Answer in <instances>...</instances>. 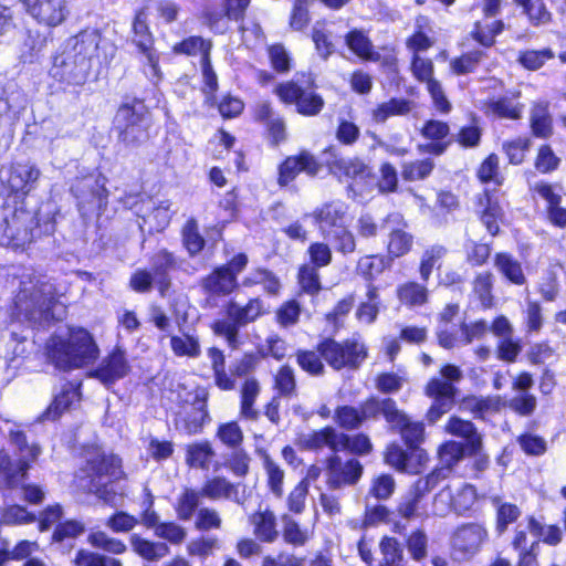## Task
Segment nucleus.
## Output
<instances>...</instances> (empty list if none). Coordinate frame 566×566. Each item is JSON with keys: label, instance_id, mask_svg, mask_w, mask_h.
<instances>
[{"label": "nucleus", "instance_id": "nucleus-45", "mask_svg": "<svg viewBox=\"0 0 566 566\" xmlns=\"http://www.w3.org/2000/svg\"><path fill=\"white\" fill-rule=\"evenodd\" d=\"M397 296L409 307L421 306L428 301V289L417 282H407L398 286Z\"/></svg>", "mask_w": 566, "mask_h": 566}, {"label": "nucleus", "instance_id": "nucleus-44", "mask_svg": "<svg viewBox=\"0 0 566 566\" xmlns=\"http://www.w3.org/2000/svg\"><path fill=\"white\" fill-rule=\"evenodd\" d=\"M201 496L200 491L186 489L176 500L175 511L177 517L184 522L190 521L195 513H198Z\"/></svg>", "mask_w": 566, "mask_h": 566}, {"label": "nucleus", "instance_id": "nucleus-49", "mask_svg": "<svg viewBox=\"0 0 566 566\" xmlns=\"http://www.w3.org/2000/svg\"><path fill=\"white\" fill-rule=\"evenodd\" d=\"M216 438L229 450L239 449L244 436L237 421L224 422L218 426Z\"/></svg>", "mask_w": 566, "mask_h": 566}, {"label": "nucleus", "instance_id": "nucleus-19", "mask_svg": "<svg viewBox=\"0 0 566 566\" xmlns=\"http://www.w3.org/2000/svg\"><path fill=\"white\" fill-rule=\"evenodd\" d=\"M71 192L78 200V207L92 205L98 210L106 206L108 191L105 188V178L102 176H84L76 178L71 185Z\"/></svg>", "mask_w": 566, "mask_h": 566}, {"label": "nucleus", "instance_id": "nucleus-52", "mask_svg": "<svg viewBox=\"0 0 566 566\" xmlns=\"http://www.w3.org/2000/svg\"><path fill=\"white\" fill-rule=\"evenodd\" d=\"M211 50V42L206 41L201 36H190L184 41L177 43L174 46V51L179 54L196 55L201 54V62L205 59H209Z\"/></svg>", "mask_w": 566, "mask_h": 566}, {"label": "nucleus", "instance_id": "nucleus-54", "mask_svg": "<svg viewBox=\"0 0 566 566\" xmlns=\"http://www.w3.org/2000/svg\"><path fill=\"white\" fill-rule=\"evenodd\" d=\"M182 243L190 255L198 254L205 247V239L199 232L198 222L189 219L182 228Z\"/></svg>", "mask_w": 566, "mask_h": 566}, {"label": "nucleus", "instance_id": "nucleus-18", "mask_svg": "<svg viewBox=\"0 0 566 566\" xmlns=\"http://www.w3.org/2000/svg\"><path fill=\"white\" fill-rule=\"evenodd\" d=\"M434 66L431 60L423 59L419 54H413L411 60L412 75L427 84V90L431 95L433 104L441 113H449L451 104L444 95L442 85L433 77Z\"/></svg>", "mask_w": 566, "mask_h": 566}, {"label": "nucleus", "instance_id": "nucleus-4", "mask_svg": "<svg viewBox=\"0 0 566 566\" xmlns=\"http://www.w3.org/2000/svg\"><path fill=\"white\" fill-rule=\"evenodd\" d=\"M379 416L386 420L397 419L396 401L391 398L370 397L358 407L339 406L335 409L334 421L339 428L353 431L368 420H376Z\"/></svg>", "mask_w": 566, "mask_h": 566}, {"label": "nucleus", "instance_id": "nucleus-16", "mask_svg": "<svg viewBox=\"0 0 566 566\" xmlns=\"http://www.w3.org/2000/svg\"><path fill=\"white\" fill-rule=\"evenodd\" d=\"M91 67L84 61H80L62 48L53 56L52 67L50 70L51 76L60 83L81 86L84 85L90 76Z\"/></svg>", "mask_w": 566, "mask_h": 566}, {"label": "nucleus", "instance_id": "nucleus-17", "mask_svg": "<svg viewBox=\"0 0 566 566\" xmlns=\"http://www.w3.org/2000/svg\"><path fill=\"white\" fill-rule=\"evenodd\" d=\"M41 453V448L35 443H29L17 452L18 461L13 462L4 452L0 451V479L9 488L17 486L27 475L32 462H35Z\"/></svg>", "mask_w": 566, "mask_h": 566}, {"label": "nucleus", "instance_id": "nucleus-34", "mask_svg": "<svg viewBox=\"0 0 566 566\" xmlns=\"http://www.w3.org/2000/svg\"><path fill=\"white\" fill-rule=\"evenodd\" d=\"M416 108V103L407 98L392 97L378 104L371 111V119L377 124H384L392 116H406Z\"/></svg>", "mask_w": 566, "mask_h": 566}, {"label": "nucleus", "instance_id": "nucleus-57", "mask_svg": "<svg viewBox=\"0 0 566 566\" xmlns=\"http://www.w3.org/2000/svg\"><path fill=\"white\" fill-rule=\"evenodd\" d=\"M504 23L495 20L490 23L476 22L472 31L473 38L483 46H491L494 38L503 31Z\"/></svg>", "mask_w": 566, "mask_h": 566}, {"label": "nucleus", "instance_id": "nucleus-33", "mask_svg": "<svg viewBox=\"0 0 566 566\" xmlns=\"http://www.w3.org/2000/svg\"><path fill=\"white\" fill-rule=\"evenodd\" d=\"M314 218L318 224V228L325 237L327 232L337 227L345 224V208L342 202H331L324 205L317 209L314 213Z\"/></svg>", "mask_w": 566, "mask_h": 566}, {"label": "nucleus", "instance_id": "nucleus-12", "mask_svg": "<svg viewBox=\"0 0 566 566\" xmlns=\"http://www.w3.org/2000/svg\"><path fill=\"white\" fill-rule=\"evenodd\" d=\"M147 15L145 10L136 13L133 22V41L139 49L142 54L140 62L145 75L153 82L157 83L161 80V71L159 67V53L153 46V35L147 24Z\"/></svg>", "mask_w": 566, "mask_h": 566}, {"label": "nucleus", "instance_id": "nucleus-56", "mask_svg": "<svg viewBox=\"0 0 566 566\" xmlns=\"http://www.w3.org/2000/svg\"><path fill=\"white\" fill-rule=\"evenodd\" d=\"M434 164L431 159L427 158L423 160L403 163L401 166L402 178L407 181H417L427 178Z\"/></svg>", "mask_w": 566, "mask_h": 566}, {"label": "nucleus", "instance_id": "nucleus-3", "mask_svg": "<svg viewBox=\"0 0 566 566\" xmlns=\"http://www.w3.org/2000/svg\"><path fill=\"white\" fill-rule=\"evenodd\" d=\"M54 231L53 217L38 219L23 210L0 213V244L4 247L23 249L39 235H50Z\"/></svg>", "mask_w": 566, "mask_h": 566}, {"label": "nucleus", "instance_id": "nucleus-28", "mask_svg": "<svg viewBox=\"0 0 566 566\" xmlns=\"http://www.w3.org/2000/svg\"><path fill=\"white\" fill-rule=\"evenodd\" d=\"M339 431L334 427H325L321 430H314L303 433L298 437V444L302 449L310 451H319L328 448L332 454L338 452Z\"/></svg>", "mask_w": 566, "mask_h": 566}, {"label": "nucleus", "instance_id": "nucleus-48", "mask_svg": "<svg viewBox=\"0 0 566 566\" xmlns=\"http://www.w3.org/2000/svg\"><path fill=\"white\" fill-rule=\"evenodd\" d=\"M459 409L483 419L486 413L497 410V402L490 397L468 396L460 401Z\"/></svg>", "mask_w": 566, "mask_h": 566}, {"label": "nucleus", "instance_id": "nucleus-64", "mask_svg": "<svg viewBox=\"0 0 566 566\" xmlns=\"http://www.w3.org/2000/svg\"><path fill=\"white\" fill-rule=\"evenodd\" d=\"M74 562L76 566H123L122 562L117 558L85 549L77 552Z\"/></svg>", "mask_w": 566, "mask_h": 566}, {"label": "nucleus", "instance_id": "nucleus-15", "mask_svg": "<svg viewBox=\"0 0 566 566\" xmlns=\"http://www.w3.org/2000/svg\"><path fill=\"white\" fill-rule=\"evenodd\" d=\"M191 400H186L176 417V427L187 434L201 432L206 422L210 421L207 409L208 395L205 390H196Z\"/></svg>", "mask_w": 566, "mask_h": 566}, {"label": "nucleus", "instance_id": "nucleus-43", "mask_svg": "<svg viewBox=\"0 0 566 566\" xmlns=\"http://www.w3.org/2000/svg\"><path fill=\"white\" fill-rule=\"evenodd\" d=\"M423 496L424 494L413 486L398 504V513L407 520L428 517L429 513L422 505Z\"/></svg>", "mask_w": 566, "mask_h": 566}, {"label": "nucleus", "instance_id": "nucleus-1", "mask_svg": "<svg viewBox=\"0 0 566 566\" xmlns=\"http://www.w3.org/2000/svg\"><path fill=\"white\" fill-rule=\"evenodd\" d=\"M65 308L59 303L55 284L43 275H23L13 300L12 316L34 327H46L62 319Z\"/></svg>", "mask_w": 566, "mask_h": 566}, {"label": "nucleus", "instance_id": "nucleus-8", "mask_svg": "<svg viewBox=\"0 0 566 566\" xmlns=\"http://www.w3.org/2000/svg\"><path fill=\"white\" fill-rule=\"evenodd\" d=\"M87 475L91 479L90 491L106 503H112L116 492L109 484L120 479L122 461L115 455H97L87 462Z\"/></svg>", "mask_w": 566, "mask_h": 566}, {"label": "nucleus", "instance_id": "nucleus-58", "mask_svg": "<svg viewBox=\"0 0 566 566\" xmlns=\"http://www.w3.org/2000/svg\"><path fill=\"white\" fill-rule=\"evenodd\" d=\"M454 511V490L452 481L436 494L432 503V514L443 517Z\"/></svg>", "mask_w": 566, "mask_h": 566}, {"label": "nucleus", "instance_id": "nucleus-13", "mask_svg": "<svg viewBox=\"0 0 566 566\" xmlns=\"http://www.w3.org/2000/svg\"><path fill=\"white\" fill-rule=\"evenodd\" d=\"M489 533L481 523H465L458 526L451 535V556L454 560H469L480 553L488 542Z\"/></svg>", "mask_w": 566, "mask_h": 566}, {"label": "nucleus", "instance_id": "nucleus-25", "mask_svg": "<svg viewBox=\"0 0 566 566\" xmlns=\"http://www.w3.org/2000/svg\"><path fill=\"white\" fill-rule=\"evenodd\" d=\"M250 0H227L226 8L206 7L203 18L211 30L223 33L228 25L227 20H240L249 6Z\"/></svg>", "mask_w": 566, "mask_h": 566}, {"label": "nucleus", "instance_id": "nucleus-61", "mask_svg": "<svg viewBox=\"0 0 566 566\" xmlns=\"http://www.w3.org/2000/svg\"><path fill=\"white\" fill-rule=\"evenodd\" d=\"M274 387L280 396L292 397L296 392L294 370L289 365L282 366L274 379Z\"/></svg>", "mask_w": 566, "mask_h": 566}, {"label": "nucleus", "instance_id": "nucleus-46", "mask_svg": "<svg viewBox=\"0 0 566 566\" xmlns=\"http://www.w3.org/2000/svg\"><path fill=\"white\" fill-rule=\"evenodd\" d=\"M214 451L208 441L190 444L187 449L186 461L192 468L208 470Z\"/></svg>", "mask_w": 566, "mask_h": 566}, {"label": "nucleus", "instance_id": "nucleus-42", "mask_svg": "<svg viewBox=\"0 0 566 566\" xmlns=\"http://www.w3.org/2000/svg\"><path fill=\"white\" fill-rule=\"evenodd\" d=\"M373 450V443L365 433L348 434L339 431L338 452H349L353 455H367Z\"/></svg>", "mask_w": 566, "mask_h": 566}, {"label": "nucleus", "instance_id": "nucleus-51", "mask_svg": "<svg viewBox=\"0 0 566 566\" xmlns=\"http://www.w3.org/2000/svg\"><path fill=\"white\" fill-rule=\"evenodd\" d=\"M170 346L176 356L197 358L201 354L199 339L195 335L171 336Z\"/></svg>", "mask_w": 566, "mask_h": 566}, {"label": "nucleus", "instance_id": "nucleus-10", "mask_svg": "<svg viewBox=\"0 0 566 566\" xmlns=\"http://www.w3.org/2000/svg\"><path fill=\"white\" fill-rule=\"evenodd\" d=\"M262 307L259 298L250 300L245 306L230 302L227 307V318L214 322V333L223 336L230 347L237 348L240 327L256 319L262 314Z\"/></svg>", "mask_w": 566, "mask_h": 566}, {"label": "nucleus", "instance_id": "nucleus-2", "mask_svg": "<svg viewBox=\"0 0 566 566\" xmlns=\"http://www.w3.org/2000/svg\"><path fill=\"white\" fill-rule=\"evenodd\" d=\"M49 360L60 370H72L93 364L99 348L90 332L69 328L65 334H54L46 343Z\"/></svg>", "mask_w": 566, "mask_h": 566}, {"label": "nucleus", "instance_id": "nucleus-35", "mask_svg": "<svg viewBox=\"0 0 566 566\" xmlns=\"http://www.w3.org/2000/svg\"><path fill=\"white\" fill-rule=\"evenodd\" d=\"M478 211L488 231L495 235L499 232V220L502 217V208L497 199L490 192H484L479 197Z\"/></svg>", "mask_w": 566, "mask_h": 566}, {"label": "nucleus", "instance_id": "nucleus-5", "mask_svg": "<svg viewBox=\"0 0 566 566\" xmlns=\"http://www.w3.org/2000/svg\"><path fill=\"white\" fill-rule=\"evenodd\" d=\"M63 49L84 61L91 69L94 65L108 64L116 53V46L97 29L82 30L67 39Z\"/></svg>", "mask_w": 566, "mask_h": 566}, {"label": "nucleus", "instance_id": "nucleus-59", "mask_svg": "<svg viewBox=\"0 0 566 566\" xmlns=\"http://www.w3.org/2000/svg\"><path fill=\"white\" fill-rule=\"evenodd\" d=\"M298 366L312 376H322L325 366L322 361L319 353L313 350L298 349L295 354Z\"/></svg>", "mask_w": 566, "mask_h": 566}, {"label": "nucleus", "instance_id": "nucleus-50", "mask_svg": "<svg viewBox=\"0 0 566 566\" xmlns=\"http://www.w3.org/2000/svg\"><path fill=\"white\" fill-rule=\"evenodd\" d=\"M452 485L454 490V512L463 514L475 503V489L460 480L452 481Z\"/></svg>", "mask_w": 566, "mask_h": 566}, {"label": "nucleus", "instance_id": "nucleus-22", "mask_svg": "<svg viewBox=\"0 0 566 566\" xmlns=\"http://www.w3.org/2000/svg\"><path fill=\"white\" fill-rule=\"evenodd\" d=\"M426 394L433 399V402L428 410V421L434 423L442 415L450 411L455 401L457 388L447 381L439 378H432L427 387Z\"/></svg>", "mask_w": 566, "mask_h": 566}, {"label": "nucleus", "instance_id": "nucleus-30", "mask_svg": "<svg viewBox=\"0 0 566 566\" xmlns=\"http://www.w3.org/2000/svg\"><path fill=\"white\" fill-rule=\"evenodd\" d=\"M80 400L78 386L66 382L62 386L61 391L54 396L52 403L39 417V421L55 420L64 411L69 410L76 401Z\"/></svg>", "mask_w": 566, "mask_h": 566}, {"label": "nucleus", "instance_id": "nucleus-47", "mask_svg": "<svg viewBox=\"0 0 566 566\" xmlns=\"http://www.w3.org/2000/svg\"><path fill=\"white\" fill-rule=\"evenodd\" d=\"M324 239L342 254L353 253L356 249L355 237L346 224L332 229V231L327 232Z\"/></svg>", "mask_w": 566, "mask_h": 566}, {"label": "nucleus", "instance_id": "nucleus-6", "mask_svg": "<svg viewBox=\"0 0 566 566\" xmlns=\"http://www.w3.org/2000/svg\"><path fill=\"white\" fill-rule=\"evenodd\" d=\"M311 75L296 74L291 81L280 83L274 92L284 104L296 106L303 116H316L323 109L325 102L314 90Z\"/></svg>", "mask_w": 566, "mask_h": 566}, {"label": "nucleus", "instance_id": "nucleus-23", "mask_svg": "<svg viewBox=\"0 0 566 566\" xmlns=\"http://www.w3.org/2000/svg\"><path fill=\"white\" fill-rule=\"evenodd\" d=\"M384 227L389 231L388 255L391 259L406 255L412 248L413 237L403 229L405 224L401 214H388L384 219Z\"/></svg>", "mask_w": 566, "mask_h": 566}, {"label": "nucleus", "instance_id": "nucleus-11", "mask_svg": "<svg viewBox=\"0 0 566 566\" xmlns=\"http://www.w3.org/2000/svg\"><path fill=\"white\" fill-rule=\"evenodd\" d=\"M325 483L331 491L356 485L364 472V467L356 458L344 459L339 452L324 460Z\"/></svg>", "mask_w": 566, "mask_h": 566}, {"label": "nucleus", "instance_id": "nucleus-21", "mask_svg": "<svg viewBox=\"0 0 566 566\" xmlns=\"http://www.w3.org/2000/svg\"><path fill=\"white\" fill-rule=\"evenodd\" d=\"M40 169L30 163H17L0 170L1 182L13 193H29L40 178Z\"/></svg>", "mask_w": 566, "mask_h": 566}, {"label": "nucleus", "instance_id": "nucleus-41", "mask_svg": "<svg viewBox=\"0 0 566 566\" xmlns=\"http://www.w3.org/2000/svg\"><path fill=\"white\" fill-rule=\"evenodd\" d=\"M251 523L254 526L255 536L266 543H272L279 537L276 517L273 512L265 510L252 515Z\"/></svg>", "mask_w": 566, "mask_h": 566}, {"label": "nucleus", "instance_id": "nucleus-37", "mask_svg": "<svg viewBox=\"0 0 566 566\" xmlns=\"http://www.w3.org/2000/svg\"><path fill=\"white\" fill-rule=\"evenodd\" d=\"M133 551L148 562H157L170 554V548L165 542H151L138 534L129 538Z\"/></svg>", "mask_w": 566, "mask_h": 566}, {"label": "nucleus", "instance_id": "nucleus-62", "mask_svg": "<svg viewBox=\"0 0 566 566\" xmlns=\"http://www.w3.org/2000/svg\"><path fill=\"white\" fill-rule=\"evenodd\" d=\"M484 53L482 51H472L450 62L451 70L457 75H464L476 70L482 61Z\"/></svg>", "mask_w": 566, "mask_h": 566}, {"label": "nucleus", "instance_id": "nucleus-38", "mask_svg": "<svg viewBox=\"0 0 566 566\" xmlns=\"http://www.w3.org/2000/svg\"><path fill=\"white\" fill-rule=\"evenodd\" d=\"M261 392V386L255 378H248L240 391V416L244 419L255 421L260 412L254 407L256 398Z\"/></svg>", "mask_w": 566, "mask_h": 566}, {"label": "nucleus", "instance_id": "nucleus-32", "mask_svg": "<svg viewBox=\"0 0 566 566\" xmlns=\"http://www.w3.org/2000/svg\"><path fill=\"white\" fill-rule=\"evenodd\" d=\"M397 419L386 420L392 430H398L410 449H417L422 442L424 427L421 422H411L408 417L396 407Z\"/></svg>", "mask_w": 566, "mask_h": 566}, {"label": "nucleus", "instance_id": "nucleus-60", "mask_svg": "<svg viewBox=\"0 0 566 566\" xmlns=\"http://www.w3.org/2000/svg\"><path fill=\"white\" fill-rule=\"evenodd\" d=\"M382 558L379 566H391L403 563V552L396 538L385 537L380 542Z\"/></svg>", "mask_w": 566, "mask_h": 566}, {"label": "nucleus", "instance_id": "nucleus-63", "mask_svg": "<svg viewBox=\"0 0 566 566\" xmlns=\"http://www.w3.org/2000/svg\"><path fill=\"white\" fill-rule=\"evenodd\" d=\"M155 535L171 545H180L187 537V531L175 522H161L155 528Z\"/></svg>", "mask_w": 566, "mask_h": 566}, {"label": "nucleus", "instance_id": "nucleus-20", "mask_svg": "<svg viewBox=\"0 0 566 566\" xmlns=\"http://www.w3.org/2000/svg\"><path fill=\"white\" fill-rule=\"evenodd\" d=\"M25 11L38 23L46 27H57L62 24L69 13L67 0H21Z\"/></svg>", "mask_w": 566, "mask_h": 566}, {"label": "nucleus", "instance_id": "nucleus-36", "mask_svg": "<svg viewBox=\"0 0 566 566\" xmlns=\"http://www.w3.org/2000/svg\"><path fill=\"white\" fill-rule=\"evenodd\" d=\"M530 125L534 136L548 138L553 134V118L547 102H535L530 112Z\"/></svg>", "mask_w": 566, "mask_h": 566}, {"label": "nucleus", "instance_id": "nucleus-29", "mask_svg": "<svg viewBox=\"0 0 566 566\" xmlns=\"http://www.w3.org/2000/svg\"><path fill=\"white\" fill-rule=\"evenodd\" d=\"M446 431L452 436L462 438L465 441L468 453L478 454L482 449V436L475 426L459 417H451L446 424Z\"/></svg>", "mask_w": 566, "mask_h": 566}, {"label": "nucleus", "instance_id": "nucleus-27", "mask_svg": "<svg viewBox=\"0 0 566 566\" xmlns=\"http://www.w3.org/2000/svg\"><path fill=\"white\" fill-rule=\"evenodd\" d=\"M130 369L126 354L120 347H116L92 374L105 384H112L125 377Z\"/></svg>", "mask_w": 566, "mask_h": 566}, {"label": "nucleus", "instance_id": "nucleus-40", "mask_svg": "<svg viewBox=\"0 0 566 566\" xmlns=\"http://www.w3.org/2000/svg\"><path fill=\"white\" fill-rule=\"evenodd\" d=\"M200 493L202 496L213 501L230 499L239 502L237 486L222 476H216L206 481Z\"/></svg>", "mask_w": 566, "mask_h": 566}, {"label": "nucleus", "instance_id": "nucleus-9", "mask_svg": "<svg viewBox=\"0 0 566 566\" xmlns=\"http://www.w3.org/2000/svg\"><path fill=\"white\" fill-rule=\"evenodd\" d=\"M317 353L335 370L356 369L367 357L366 346L355 339L338 343L326 338L317 345Z\"/></svg>", "mask_w": 566, "mask_h": 566}, {"label": "nucleus", "instance_id": "nucleus-31", "mask_svg": "<svg viewBox=\"0 0 566 566\" xmlns=\"http://www.w3.org/2000/svg\"><path fill=\"white\" fill-rule=\"evenodd\" d=\"M176 258L167 250H159L150 259L155 283L163 296L170 287L169 272L176 268Z\"/></svg>", "mask_w": 566, "mask_h": 566}, {"label": "nucleus", "instance_id": "nucleus-7", "mask_svg": "<svg viewBox=\"0 0 566 566\" xmlns=\"http://www.w3.org/2000/svg\"><path fill=\"white\" fill-rule=\"evenodd\" d=\"M148 112L142 101L123 104L114 119L119 143L127 147L138 146L148 137Z\"/></svg>", "mask_w": 566, "mask_h": 566}, {"label": "nucleus", "instance_id": "nucleus-53", "mask_svg": "<svg viewBox=\"0 0 566 566\" xmlns=\"http://www.w3.org/2000/svg\"><path fill=\"white\" fill-rule=\"evenodd\" d=\"M446 253L447 249L442 245H432L424 250L419 266L420 277L423 282H428L434 266H440L439 263Z\"/></svg>", "mask_w": 566, "mask_h": 566}, {"label": "nucleus", "instance_id": "nucleus-14", "mask_svg": "<svg viewBox=\"0 0 566 566\" xmlns=\"http://www.w3.org/2000/svg\"><path fill=\"white\" fill-rule=\"evenodd\" d=\"M248 265L244 253L234 255L227 264L213 270L202 282L203 289L212 295L226 296L238 286L237 276Z\"/></svg>", "mask_w": 566, "mask_h": 566}, {"label": "nucleus", "instance_id": "nucleus-24", "mask_svg": "<svg viewBox=\"0 0 566 566\" xmlns=\"http://www.w3.org/2000/svg\"><path fill=\"white\" fill-rule=\"evenodd\" d=\"M321 170V165L308 151H301L297 156L287 157L279 167L277 182L281 187L287 186L296 176L304 171L314 177Z\"/></svg>", "mask_w": 566, "mask_h": 566}, {"label": "nucleus", "instance_id": "nucleus-39", "mask_svg": "<svg viewBox=\"0 0 566 566\" xmlns=\"http://www.w3.org/2000/svg\"><path fill=\"white\" fill-rule=\"evenodd\" d=\"M494 268L512 284L523 285L526 282L522 264L510 253H496L494 255Z\"/></svg>", "mask_w": 566, "mask_h": 566}, {"label": "nucleus", "instance_id": "nucleus-55", "mask_svg": "<svg viewBox=\"0 0 566 566\" xmlns=\"http://www.w3.org/2000/svg\"><path fill=\"white\" fill-rule=\"evenodd\" d=\"M366 296L367 301L359 305L356 316L360 322L371 324L378 315L379 295L377 289L369 284Z\"/></svg>", "mask_w": 566, "mask_h": 566}, {"label": "nucleus", "instance_id": "nucleus-26", "mask_svg": "<svg viewBox=\"0 0 566 566\" xmlns=\"http://www.w3.org/2000/svg\"><path fill=\"white\" fill-rule=\"evenodd\" d=\"M334 168L346 178L353 180V187L361 186L363 190L371 187L376 182L373 168L359 158H340L335 160Z\"/></svg>", "mask_w": 566, "mask_h": 566}]
</instances>
